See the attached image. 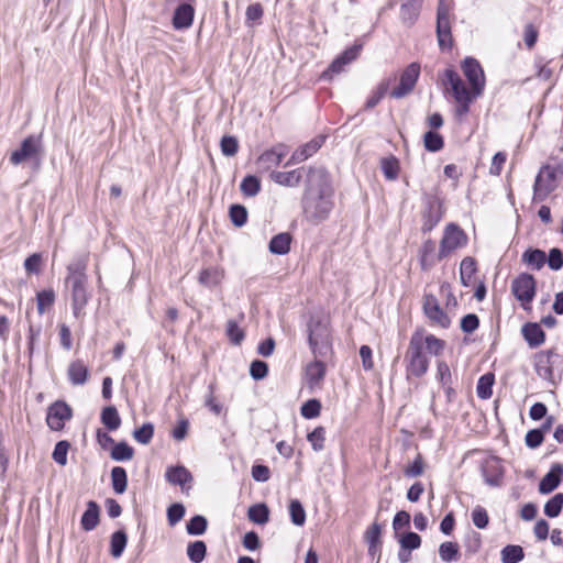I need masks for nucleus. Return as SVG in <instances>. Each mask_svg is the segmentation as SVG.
Instances as JSON below:
<instances>
[{
	"mask_svg": "<svg viewBox=\"0 0 563 563\" xmlns=\"http://www.w3.org/2000/svg\"><path fill=\"white\" fill-rule=\"evenodd\" d=\"M154 434V427L152 423H144L141 428L134 430V439L142 444H147Z\"/></svg>",
	"mask_w": 563,
	"mask_h": 563,
	"instance_id": "6e6d98bb",
	"label": "nucleus"
},
{
	"mask_svg": "<svg viewBox=\"0 0 563 563\" xmlns=\"http://www.w3.org/2000/svg\"><path fill=\"white\" fill-rule=\"evenodd\" d=\"M227 335L230 341L236 345L244 340V332L234 320L227 322Z\"/></svg>",
	"mask_w": 563,
	"mask_h": 563,
	"instance_id": "5fc2aeb1",
	"label": "nucleus"
},
{
	"mask_svg": "<svg viewBox=\"0 0 563 563\" xmlns=\"http://www.w3.org/2000/svg\"><path fill=\"white\" fill-rule=\"evenodd\" d=\"M207 529V519L203 516L197 515L192 517L187 523V532L191 536H200Z\"/></svg>",
	"mask_w": 563,
	"mask_h": 563,
	"instance_id": "a18cd8bd",
	"label": "nucleus"
},
{
	"mask_svg": "<svg viewBox=\"0 0 563 563\" xmlns=\"http://www.w3.org/2000/svg\"><path fill=\"white\" fill-rule=\"evenodd\" d=\"M439 556L445 562H453L459 560V545L454 542H443L439 547Z\"/></svg>",
	"mask_w": 563,
	"mask_h": 563,
	"instance_id": "e433bc0d",
	"label": "nucleus"
},
{
	"mask_svg": "<svg viewBox=\"0 0 563 563\" xmlns=\"http://www.w3.org/2000/svg\"><path fill=\"white\" fill-rule=\"evenodd\" d=\"M42 157L41 141L36 136H27L21 144L20 148L13 151L10 155V163L19 165L24 162H32L36 167L40 166Z\"/></svg>",
	"mask_w": 563,
	"mask_h": 563,
	"instance_id": "39448f33",
	"label": "nucleus"
},
{
	"mask_svg": "<svg viewBox=\"0 0 563 563\" xmlns=\"http://www.w3.org/2000/svg\"><path fill=\"white\" fill-rule=\"evenodd\" d=\"M444 347L445 341L433 334L424 335L422 332H415L405 355L407 375L415 377L423 376L429 368L427 353L432 356H439Z\"/></svg>",
	"mask_w": 563,
	"mask_h": 563,
	"instance_id": "f03ea898",
	"label": "nucleus"
},
{
	"mask_svg": "<svg viewBox=\"0 0 563 563\" xmlns=\"http://www.w3.org/2000/svg\"><path fill=\"white\" fill-rule=\"evenodd\" d=\"M466 241L467 238L462 229L454 223L448 224L441 240L439 257H445L452 251L465 245Z\"/></svg>",
	"mask_w": 563,
	"mask_h": 563,
	"instance_id": "6e6552de",
	"label": "nucleus"
},
{
	"mask_svg": "<svg viewBox=\"0 0 563 563\" xmlns=\"http://www.w3.org/2000/svg\"><path fill=\"white\" fill-rule=\"evenodd\" d=\"M422 308L426 317L433 325H438L442 329H448L450 327L451 319L440 307L439 300L434 295L426 294L423 296Z\"/></svg>",
	"mask_w": 563,
	"mask_h": 563,
	"instance_id": "1a4fd4ad",
	"label": "nucleus"
},
{
	"mask_svg": "<svg viewBox=\"0 0 563 563\" xmlns=\"http://www.w3.org/2000/svg\"><path fill=\"white\" fill-rule=\"evenodd\" d=\"M309 344L313 354L325 355L330 349V335L325 325L317 323L309 329Z\"/></svg>",
	"mask_w": 563,
	"mask_h": 563,
	"instance_id": "4468645a",
	"label": "nucleus"
},
{
	"mask_svg": "<svg viewBox=\"0 0 563 563\" xmlns=\"http://www.w3.org/2000/svg\"><path fill=\"white\" fill-rule=\"evenodd\" d=\"M185 516V507L181 504H173L167 509V520L170 526L178 523Z\"/></svg>",
	"mask_w": 563,
	"mask_h": 563,
	"instance_id": "69168bd1",
	"label": "nucleus"
},
{
	"mask_svg": "<svg viewBox=\"0 0 563 563\" xmlns=\"http://www.w3.org/2000/svg\"><path fill=\"white\" fill-rule=\"evenodd\" d=\"M523 558V549L520 545H507L501 550L503 563H519Z\"/></svg>",
	"mask_w": 563,
	"mask_h": 563,
	"instance_id": "4c0bfd02",
	"label": "nucleus"
},
{
	"mask_svg": "<svg viewBox=\"0 0 563 563\" xmlns=\"http://www.w3.org/2000/svg\"><path fill=\"white\" fill-rule=\"evenodd\" d=\"M420 74V66L417 63L410 64L400 75V80L398 87H396L391 92L390 97L395 99H400L407 96L416 86Z\"/></svg>",
	"mask_w": 563,
	"mask_h": 563,
	"instance_id": "9b49d317",
	"label": "nucleus"
},
{
	"mask_svg": "<svg viewBox=\"0 0 563 563\" xmlns=\"http://www.w3.org/2000/svg\"><path fill=\"white\" fill-rule=\"evenodd\" d=\"M209 393L205 398V406L208 407L214 415H220L222 412L223 406L214 397V384H210Z\"/></svg>",
	"mask_w": 563,
	"mask_h": 563,
	"instance_id": "e2e57ef3",
	"label": "nucleus"
},
{
	"mask_svg": "<svg viewBox=\"0 0 563 563\" xmlns=\"http://www.w3.org/2000/svg\"><path fill=\"white\" fill-rule=\"evenodd\" d=\"M271 178L278 185L296 187L302 179V173L301 169H294L290 172H272Z\"/></svg>",
	"mask_w": 563,
	"mask_h": 563,
	"instance_id": "393cba45",
	"label": "nucleus"
},
{
	"mask_svg": "<svg viewBox=\"0 0 563 563\" xmlns=\"http://www.w3.org/2000/svg\"><path fill=\"white\" fill-rule=\"evenodd\" d=\"M67 374L71 384L84 385L88 377V368L82 361L77 360L69 364Z\"/></svg>",
	"mask_w": 563,
	"mask_h": 563,
	"instance_id": "cd10ccee",
	"label": "nucleus"
},
{
	"mask_svg": "<svg viewBox=\"0 0 563 563\" xmlns=\"http://www.w3.org/2000/svg\"><path fill=\"white\" fill-rule=\"evenodd\" d=\"M195 16V9L189 3H181L175 9L173 26L176 30H184L191 26Z\"/></svg>",
	"mask_w": 563,
	"mask_h": 563,
	"instance_id": "aec40b11",
	"label": "nucleus"
},
{
	"mask_svg": "<svg viewBox=\"0 0 563 563\" xmlns=\"http://www.w3.org/2000/svg\"><path fill=\"white\" fill-rule=\"evenodd\" d=\"M462 69L470 86L474 88L475 95H482L485 88V76L479 63L472 57H467L462 63Z\"/></svg>",
	"mask_w": 563,
	"mask_h": 563,
	"instance_id": "ddd939ff",
	"label": "nucleus"
},
{
	"mask_svg": "<svg viewBox=\"0 0 563 563\" xmlns=\"http://www.w3.org/2000/svg\"><path fill=\"white\" fill-rule=\"evenodd\" d=\"M562 175L563 170L560 166L549 164L542 166L534 180L533 200L543 201L558 188Z\"/></svg>",
	"mask_w": 563,
	"mask_h": 563,
	"instance_id": "20e7f679",
	"label": "nucleus"
},
{
	"mask_svg": "<svg viewBox=\"0 0 563 563\" xmlns=\"http://www.w3.org/2000/svg\"><path fill=\"white\" fill-rule=\"evenodd\" d=\"M325 375V365L321 361H314L307 365L306 377L310 386L318 385Z\"/></svg>",
	"mask_w": 563,
	"mask_h": 563,
	"instance_id": "c756f323",
	"label": "nucleus"
},
{
	"mask_svg": "<svg viewBox=\"0 0 563 563\" xmlns=\"http://www.w3.org/2000/svg\"><path fill=\"white\" fill-rule=\"evenodd\" d=\"M424 146L430 152H438L443 147V139L439 133L429 131L423 136Z\"/></svg>",
	"mask_w": 563,
	"mask_h": 563,
	"instance_id": "3c124183",
	"label": "nucleus"
},
{
	"mask_svg": "<svg viewBox=\"0 0 563 563\" xmlns=\"http://www.w3.org/2000/svg\"><path fill=\"white\" fill-rule=\"evenodd\" d=\"M325 137L323 135H319L306 143L301 147L297 148L290 159L286 163V166L295 163H301L312 156L324 143Z\"/></svg>",
	"mask_w": 563,
	"mask_h": 563,
	"instance_id": "a211bd4d",
	"label": "nucleus"
},
{
	"mask_svg": "<svg viewBox=\"0 0 563 563\" xmlns=\"http://www.w3.org/2000/svg\"><path fill=\"white\" fill-rule=\"evenodd\" d=\"M73 416L71 408L62 400L53 402L46 415V423L53 431H59L64 428L65 422L70 420Z\"/></svg>",
	"mask_w": 563,
	"mask_h": 563,
	"instance_id": "9d476101",
	"label": "nucleus"
},
{
	"mask_svg": "<svg viewBox=\"0 0 563 563\" xmlns=\"http://www.w3.org/2000/svg\"><path fill=\"white\" fill-rule=\"evenodd\" d=\"M358 54V48L352 47L344 51L339 57H336L329 68L323 71L322 78H331L333 74H339L343 70L344 66L354 60Z\"/></svg>",
	"mask_w": 563,
	"mask_h": 563,
	"instance_id": "412c9836",
	"label": "nucleus"
},
{
	"mask_svg": "<svg viewBox=\"0 0 563 563\" xmlns=\"http://www.w3.org/2000/svg\"><path fill=\"white\" fill-rule=\"evenodd\" d=\"M307 438L314 451H321L325 440V430L323 427H318Z\"/></svg>",
	"mask_w": 563,
	"mask_h": 563,
	"instance_id": "4d7b16f0",
	"label": "nucleus"
},
{
	"mask_svg": "<svg viewBox=\"0 0 563 563\" xmlns=\"http://www.w3.org/2000/svg\"><path fill=\"white\" fill-rule=\"evenodd\" d=\"M288 150L285 145L278 144L271 150L265 151L256 161L261 170L267 172L280 165Z\"/></svg>",
	"mask_w": 563,
	"mask_h": 563,
	"instance_id": "2eb2a0df",
	"label": "nucleus"
},
{
	"mask_svg": "<svg viewBox=\"0 0 563 563\" xmlns=\"http://www.w3.org/2000/svg\"><path fill=\"white\" fill-rule=\"evenodd\" d=\"M165 477L168 483L179 485L184 493H188L192 482L191 473L185 466H172L166 470Z\"/></svg>",
	"mask_w": 563,
	"mask_h": 563,
	"instance_id": "dca6fc26",
	"label": "nucleus"
},
{
	"mask_svg": "<svg viewBox=\"0 0 563 563\" xmlns=\"http://www.w3.org/2000/svg\"><path fill=\"white\" fill-rule=\"evenodd\" d=\"M230 219L232 223L241 228L246 223L247 220V211L246 209L241 205H233L230 208Z\"/></svg>",
	"mask_w": 563,
	"mask_h": 563,
	"instance_id": "8fccbe9b",
	"label": "nucleus"
},
{
	"mask_svg": "<svg viewBox=\"0 0 563 563\" xmlns=\"http://www.w3.org/2000/svg\"><path fill=\"white\" fill-rule=\"evenodd\" d=\"M69 450V443L67 441H59L56 443L52 457L53 460L62 465L65 466L67 464V453Z\"/></svg>",
	"mask_w": 563,
	"mask_h": 563,
	"instance_id": "864d4df0",
	"label": "nucleus"
},
{
	"mask_svg": "<svg viewBox=\"0 0 563 563\" xmlns=\"http://www.w3.org/2000/svg\"><path fill=\"white\" fill-rule=\"evenodd\" d=\"M420 265L423 271H429L431 267L435 265L439 257V253H437L435 242L432 240H427L423 242L420 249Z\"/></svg>",
	"mask_w": 563,
	"mask_h": 563,
	"instance_id": "4be33fe9",
	"label": "nucleus"
},
{
	"mask_svg": "<svg viewBox=\"0 0 563 563\" xmlns=\"http://www.w3.org/2000/svg\"><path fill=\"white\" fill-rule=\"evenodd\" d=\"M522 261L528 266L540 269L545 263V253L541 250H529L523 253Z\"/></svg>",
	"mask_w": 563,
	"mask_h": 563,
	"instance_id": "c9c22d12",
	"label": "nucleus"
},
{
	"mask_svg": "<svg viewBox=\"0 0 563 563\" xmlns=\"http://www.w3.org/2000/svg\"><path fill=\"white\" fill-rule=\"evenodd\" d=\"M224 278V269L220 266H210L200 271L198 280L208 288H213L221 284Z\"/></svg>",
	"mask_w": 563,
	"mask_h": 563,
	"instance_id": "5701e85b",
	"label": "nucleus"
},
{
	"mask_svg": "<svg viewBox=\"0 0 563 563\" xmlns=\"http://www.w3.org/2000/svg\"><path fill=\"white\" fill-rule=\"evenodd\" d=\"M240 188L244 196L254 197L260 192L261 183L257 177L249 175L242 180Z\"/></svg>",
	"mask_w": 563,
	"mask_h": 563,
	"instance_id": "79ce46f5",
	"label": "nucleus"
},
{
	"mask_svg": "<svg viewBox=\"0 0 563 563\" xmlns=\"http://www.w3.org/2000/svg\"><path fill=\"white\" fill-rule=\"evenodd\" d=\"M87 260L79 258L67 266L65 284L70 289L71 309L75 318L79 319L85 314L91 295L87 289L88 277L86 274Z\"/></svg>",
	"mask_w": 563,
	"mask_h": 563,
	"instance_id": "7ed1b4c3",
	"label": "nucleus"
},
{
	"mask_svg": "<svg viewBox=\"0 0 563 563\" xmlns=\"http://www.w3.org/2000/svg\"><path fill=\"white\" fill-rule=\"evenodd\" d=\"M479 325V319L474 313L464 316L461 320V329L465 333H473Z\"/></svg>",
	"mask_w": 563,
	"mask_h": 563,
	"instance_id": "338daca9",
	"label": "nucleus"
},
{
	"mask_svg": "<svg viewBox=\"0 0 563 563\" xmlns=\"http://www.w3.org/2000/svg\"><path fill=\"white\" fill-rule=\"evenodd\" d=\"M525 340L530 347H538L545 340L544 331L539 323H526L521 329Z\"/></svg>",
	"mask_w": 563,
	"mask_h": 563,
	"instance_id": "b1692460",
	"label": "nucleus"
},
{
	"mask_svg": "<svg viewBox=\"0 0 563 563\" xmlns=\"http://www.w3.org/2000/svg\"><path fill=\"white\" fill-rule=\"evenodd\" d=\"M422 0H402L400 18L404 23L411 25L418 18Z\"/></svg>",
	"mask_w": 563,
	"mask_h": 563,
	"instance_id": "a878e982",
	"label": "nucleus"
},
{
	"mask_svg": "<svg viewBox=\"0 0 563 563\" xmlns=\"http://www.w3.org/2000/svg\"><path fill=\"white\" fill-rule=\"evenodd\" d=\"M511 291L515 297L521 302L523 308H527L536 295V280L532 275L522 273L512 280Z\"/></svg>",
	"mask_w": 563,
	"mask_h": 563,
	"instance_id": "0eeeda50",
	"label": "nucleus"
},
{
	"mask_svg": "<svg viewBox=\"0 0 563 563\" xmlns=\"http://www.w3.org/2000/svg\"><path fill=\"white\" fill-rule=\"evenodd\" d=\"M563 508V494L559 493L554 495L544 505V514L550 518H555L560 515Z\"/></svg>",
	"mask_w": 563,
	"mask_h": 563,
	"instance_id": "37998d69",
	"label": "nucleus"
},
{
	"mask_svg": "<svg viewBox=\"0 0 563 563\" xmlns=\"http://www.w3.org/2000/svg\"><path fill=\"white\" fill-rule=\"evenodd\" d=\"M207 552V547L203 541L190 542L187 548V555L194 563H200L203 561Z\"/></svg>",
	"mask_w": 563,
	"mask_h": 563,
	"instance_id": "ea45409f",
	"label": "nucleus"
},
{
	"mask_svg": "<svg viewBox=\"0 0 563 563\" xmlns=\"http://www.w3.org/2000/svg\"><path fill=\"white\" fill-rule=\"evenodd\" d=\"M382 170L387 179L395 180L399 173L398 161L395 157L384 158L382 161Z\"/></svg>",
	"mask_w": 563,
	"mask_h": 563,
	"instance_id": "49530a36",
	"label": "nucleus"
},
{
	"mask_svg": "<svg viewBox=\"0 0 563 563\" xmlns=\"http://www.w3.org/2000/svg\"><path fill=\"white\" fill-rule=\"evenodd\" d=\"M246 15V24L253 25L255 22L261 20L263 16V8L260 3L250 4L245 12Z\"/></svg>",
	"mask_w": 563,
	"mask_h": 563,
	"instance_id": "774afa93",
	"label": "nucleus"
},
{
	"mask_svg": "<svg viewBox=\"0 0 563 563\" xmlns=\"http://www.w3.org/2000/svg\"><path fill=\"white\" fill-rule=\"evenodd\" d=\"M289 514H290L291 522L294 525L303 526V523L306 521V511L299 500L294 499L290 501Z\"/></svg>",
	"mask_w": 563,
	"mask_h": 563,
	"instance_id": "c03bdc74",
	"label": "nucleus"
},
{
	"mask_svg": "<svg viewBox=\"0 0 563 563\" xmlns=\"http://www.w3.org/2000/svg\"><path fill=\"white\" fill-rule=\"evenodd\" d=\"M476 272V262L473 257H465L460 265L461 283L467 287L472 284V278Z\"/></svg>",
	"mask_w": 563,
	"mask_h": 563,
	"instance_id": "473e14b6",
	"label": "nucleus"
},
{
	"mask_svg": "<svg viewBox=\"0 0 563 563\" xmlns=\"http://www.w3.org/2000/svg\"><path fill=\"white\" fill-rule=\"evenodd\" d=\"M442 80L445 86V90L451 92L454 100L477 98L481 96L475 95L474 88H467L460 75L451 68L444 70Z\"/></svg>",
	"mask_w": 563,
	"mask_h": 563,
	"instance_id": "423d86ee",
	"label": "nucleus"
},
{
	"mask_svg": "<svg viewBox=\"0 0 563 563\" xmlns=\"http://www.w3.org/2000/svg\"><path fill=\"white\" fill-rule=\"evenodd\" d=\"M563 475V465L555 463L551 470L543 476L539 484V492L543 495L552 493L561 483Z\"/></svg>",
	"mask_w": 563,
	"mask_h": 563,
	"instance_id": "6ab92c4d",
	"label": "nucleus"
},
{
	"mask_svg": "<svg viewBox=\"0 0 563 563\" xmlns=\"http://www.w3.org/2000/svg\"><path fill=\"white\" fill-rule=\"evenodd\" d=\"M111 483L115 494H123L128 486L126 472L121 466H115L111 470Z\"/></svg>",
	"mask_w": 563,
	"mask_h": 563,
	"instance_id": "2f4dec72",
	"label": "nucleus"
},
{
	"mask_svg": "<svg viewBox=\"0 0 563 563\" xmlns=\"http://www.w3.org/2000/svg\"><path fill=\"white\" fill-rule=\"evenodd\" d=\"M247 516L254 523L264 525L269 519V510L265 504H257L249 508Z\"/></svg>",
	"mask_w": 563,
	"mask_h": 563,
	"instance_id": "f704fd0d",
	"label": "nucleus"
},
{
	"mask_svg": "<svg viewBox=\"0 0 563 563\" xmlns=\"http://www.w3.org/2000/svg\"><path fill=\"white\" fill-rule=\"evenodd\" d=\"M390 81L391 79H388L379 84L377 89L372 93V96L366 101L367 109H372L380 102L385 93L388 91Z\"/></svg>",
	"mask_w": 563,
	"mask_h": 563,
	"instance_id": "603ef678",
	"label": "nucleus"
},
{
	"mask_svg": "<svg viewBox=\"0 0 563 563\" xmlns=\"http://www.w3.org/2000/svg\"><path fill=\"white\" fill-rule=\"evenodd\" d=\"M441 203L437 199H430L422 213V231L430 232L441 220Z\"/></svg>",
	"mask_w": 563,
	"mask_h": 563,
	"instance_id": "f3484780",
	"label": "nucleus"
},
{
	"mask_svg": "<svg viewBox=\"0 0 563 563\" xmlns=\"http://www.w3.org/2000/svg\"><path fill=\"white\" fill-rule=\"evenodd\" d=\"M494 378L492 375H484L478 379L477 383V396L482 399H487L492 396Z\"/></svg>",
	"mask_w": 563,
	"mask_h": 563,
	"instance_id": "de8ad7c7",
	"label": "nucleus"
},
{
	"mask_svg": "<svg viewBox=\"0 0 563 563\" xmlns=\"http://www.w3.org/2000/svg\"><path fill=\"white\" fill-rule=\"evenodd\" d=\"M437 35L441 48H448L451 46L452 37L450 23H445L444 25L437 23Z\"/></svg>",
	"mask_w": 563,
	"mask_h": 563,
	"instance_id": "13d9d810",
	"label": "nucleus"
},
{
	"mask_svg": "<svg viewBox=\"0 0 563 563\" xmlns=\"http://www.w3.org/2000/svg\"><path fill=\"white\" fill-rule=\"evenodd\" d=\"M333 189L323 167H309L302 208L306 218L312 222L325 220L333 209Z\"/></svg>",
	"mask_w": 563,
	"mask_h": 563,
	"instance_id": "f257e3e1",
	"label": "nucleus"
},
{
	"mask_svg": "<svg viewBox=\"0 0 563 563\" xmlns=\"http://www.w3.org/2000/svg\"><path fill=\"white\" fill-rule=\"evenodd\" d=\"M472 521L476 528L485 529L489 522V517L485 508L476 506L472 511Z\"/></svg>",
	"mask_w": 563,
	"mask_h": 563,
	"instance_id": "052dcab7",
	"label": "nucleus"
},
{
	"mask_svg": "<svg viewBox=\"0 0 563 563\" xmlns=\"http://www.w3.org/2000/svg\"><path fill=\"white\" fill-rule=\"evenodd\" d=\"M221 152L225 156H234L239 150V142L236 137L231 135H225L221 139L220 142Z\"/></svg>",
	"mask_w": 563,
	"mask_h": 563,
	"instance_id": "bf43d9fd",
	"label": "nucleus"
},
{
	"mask_svg": "<svg viewBox=\"0 0 563 563\" xmlns=\"http://www.w3.org/2000/svg\"><path fill=\"white\" fill-rule=\"evenodd\" d=\"M134 450L125 442L113 445L111 450V459L118 462L129 461L133 457Z\"/></svg>",
	"mask_w": 563,
	"mask_h": 563,
	"instance_id": "58836bf2",
	"label": "nucleus"
},
{
	"mask_svg": "<svg viewBox=\"0 0 563 563\" xmlns=\"http://www.w3.org/2000/svg\"><path fill=\"white\" fill-rule=\"evenodd\" d=\"M101 421L110 431H114L121 426V418L113 406L106 407L102 410Z\"/></svg>",
	"mask_w": 563,
	"mask_h": 563,
	"instance_id": "72a5a7b5",
	"label": "nucleus"
},
{
	"mask_svg": "<svg viewBox=\"0 0 563 563\" xmlns=\"http://www.w3.org/2000/svg\"><path fill=\"white\" fill-rule=\"evenodd\" d=\"M291 236L289 233H279L275 235L268 245L271 253L277 255H285L290 250Z\"/></svg>",
	"mask_w": 563,
	"mask_h": 563,
	"instance_id": "c85d7f7f",
	"label": "nucleus"
},
{
	"mask_svg": "<svg viewBox=\"0 0 563 563\" xmlns=\"http://www.w3.org/2000/svg\"><path fill=\"white\" fill-rule=\"evenodd\" d=\"M320 411L321 404L317 399H309L300 408V413L306 419L317 418L320 415Z\"/></svg>",
	"mask_w": 563,
	"mask_h": 563,
	"instance_id": "09e8293b",
	"label": "nucleus"
},
{
	"mask_svg": "<svg viewBox=\"0 0 563 563\" xmlns=\"http://www.w3.org/2000/svg\"><path fill=\"white\" fill-rule=\"evenodd\" d=\"M37 311L43 314L48 308H51L55 301V292L53 289H45L38 291L36 295Z\"/></svg>",
	"mask_w": 563,
	"mask_h": 563,
	"instance_id": "a19ab883",
	"label": "nucleus"
},
{
	"mask_svg": "<svg viewBox=\"0 0 563 563\" xmlns=\"http://www.w3.org/2000/svg\"><path fill=\"white\" fill-rule=\"evenodd\" d=\"M128 543L126 533L123 530H119L112 533L110 540V553L113 558H120Z\"/></svg>",
	"mask_w": 563,
	"mask_h": 563,
	"instance_id": "7c9ffc66",
	"label": "nucleus"
},
{
	"mask_svg": "<svg viewBox=\"0 0 563 563\" xmlns=\"http://www.w3.org/2000/svg\"><path fill=\"white\" fill-rule=\"evenodd\" d=\"M100 509L97 503L88 501L87 509L84 512L80 523L85 531L93 530L99 523Z\"/></svg>",
	"mask_w": 563,
	"mask_h": 563,
	"instance_id": "bb28decb",
	"label": "nucleus"
},
{
	"mask_svg": "<svg viewBox=\"0 0 563 563\" xmlns=\"http://www.w3.org/2000/svg\"><path fill=\"white\" fill-rule=\"evenodd\" d=\"M559 357L560 356L552 350L541 351L536 354V372L541 379L554 384L553 366Z\"/></svg>",
	"mask_w": 563,
	"mask_h": 563,
	"instance_id": "f8f14e48",
	"label": "nucleus"
},
{
	"mask_svg": "<svg viewBox=\"0 0 563 563\" xmlns=\"http://www.w3.org/2000/svg\"><path fill=\"white\" fill-rule=\"evenodd\" d=\"M268 365L260 360H255L251 363L250 374L255 380L263 379L267 376Z\"/></svg>",
	"mask_w": 563,
	"mask_h": 563,
	"instance_id": "0e129e2a",
	"label": "nucleus"
},
{
	"mask_svg": "<svg viewBox=\"0 0 563 563\" xmlns=\"http://www.w3.org/2000/svg\"><path fill=\"white\" fill-rule=\"evenodd\" d=\"M399 543L401 549L412 551L420 547L421 538L415 532H407L401 537Z\"/></svg>",
	"mask_w": 563,
	"mask_h": 563,
	"instance_id": "680f3d73",
	"label": "nucleus"
}]
</instances>
